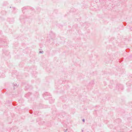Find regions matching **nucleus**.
<instances>
[{
  "instance_id": "1",
  "label": "nucleus",
  "mask_w": 132,
  "mask_h": 132,
  "mask_svg": "<svg viewBox=\"0 0 132 132\" xmlns=\"http://www.w3.org/2000/svg\"><path fill=\"white\" fill-rule=\"evenodd\" d=\"M84 121H85V120H84V119L83 120V121L84 122Z\"/></svg>"
}]
</instances>
